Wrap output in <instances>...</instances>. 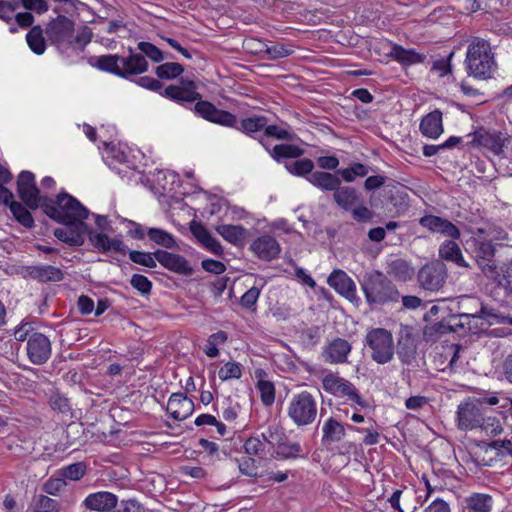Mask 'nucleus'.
Masks as SVG:
<instances>
[{
    "label": "nucleus",
    "instance_id": "9b49d317",
    "mask_svg": "<svg viewBox=\"0 0 512 512\" xmlns=\"http://www.w3.org/2000/svg\"><path fill=\"white\" fill-rule=\"evenodd\" d=\"M486 411L476 398H468L457 408V427L462 431L473 430L484 423Z\"/></svg>",
    "mask_w": 512,
    "mask_h": 512
},
{
    "label": "nucleus",
    "instance_id": "2f4dec72",
    "mask_svg": "<svg viewBox=\"0 0 512 512\" xmlns=\"http://www.w3.org/2000/svg\"><path fill=\"white\" fill-rule=\"evenodd\" d=\"M322 444L329 445L340 442L346 435L344 425L334 417L328 418L322 426Z\"/></svg>",
    "mask_w": 512,
    "mask_h": 512
},
{
    "label": "nucleus",
    "instance_id": "39448f33",
    "mask_svg": "<svg viewBox=\"0 0 512 512\" xmlns=\"http://www.w3.org/2000/svg\"><path fill=\"white\" fill-rule=\"evenodd\" d=\"M360 284L369 305L394 303L400 298L397 287L380 271L366 273Z\"/></svg>",
    "mask_w": 512,
    "mask_h": 512
},
{
    "label": "nucleus",
    "instance_id": "6e6d98bb",
    "mask_svg": "<svg viewBox=\"0 0 512 512\" xmlns=\"http://www.w3.org/2000/svg\"><path fill=\"white\" fill-rule=\"evenodd\" d=\"M244 450L249 455L264 456L267 452L266 444L260 439V437H249L244 442Z\"/></svg>",
    "mask_w": 512,
    "mask_h": 512
},
{
    "label": "nucleus",
    "instance_id": "412c9836",
    "mask_svg": "<svg viewBox=\"0 0 512 512\" xmlns=\"http://www.w3.org/2000/svg\"><path fill=\"white\" fill-rule=\"evenodd\" d=\"M67 228H57L54 230V236L70 245L81 246L85 241V234L88 232V226L84 221L74 222V224H64Z\"/></svg>",
    "mask_w": 512,
    "mask_h": 512
},
{
    "label": "nucleus",
    "instance_id": "603ef678",
    "mask_svg": "<svg viewBox=\"0 0 512 512\" xmlns=\"http://www.w3.org/2000/svg\"><path fill=\"white\" fill-rule=\"evenodd\" d=\"M468 506L475 512H488L492 507V498L487 494L475 493L469 497Z\"/></svg>",
    "mask_w": 512,
    "mask_h": 512
},
{
    "label": "nucleus",
    "instance_id": "dca6fc26",
    "mask_svg": "<svg viewBox=\"0 0 512 512\" xmlns=\"http://www.w3.org/2000/svg\"><path fill=\"white\" fill-rule=\"evenodd\" d=\"M465 300L473 302L479 306V309H476L473 313L475 314L477 323H479V321L483 324L484 322L486 323L485 329L495 324L512 326V317L509 315H505L499 312L496 308L479 302L476 298L466 297Z\"/></svg>",
    "mask_w": 512,
    "mask_h": 512
},
{
    "label": "nucleus",
    "instance_id": "423d86ee",
    "mask_svg": "<svg viewBox=\"0 0 512 512\" xmlns=\"http://www.w3.org/2000/svg\"><path fill=\"white\" fill-rule=\"evenodd\" d=\"M365 345L371 350V359L377 364H387L394 358L395 347L393 336L385 328H372L364 339Z\"/></svg>",
    "mask_w": 512,
    "mask_h": 512
},
{
    "label": "nucleus",
    "instance_id": "6ab92c4d",
    "mask_svg": "<svg viewBox=\"0 0 512 512\" xmlns=\"http://www.w3.org/2000/svg\"><path fill=\"white\" fill-rule=\"evenodd\" d=\"M351 350L352 345L347 340L337 337L324 347L322 358L326 363L343 364L347 362Z\"/></svg>",
    "mask_w": 512,
    "mask_h": 512
},
{
    "label": "nucleus",
    "instance_id": "4d7b16f0",
    "mask_svg": "<svg viewBox=\"0 0 512 512\" xmlns=\"http://www.w3.org/2000/svg\"><path fill=\"white\" fill-rule=\"evenodd\" d=\"M257 388L260 392L261 401L265 406H271L275 400V387L270 381L259 380Z\"/></svg>",
    "mask_w": 512,
    "mask_h": 512
},
{
    "label": "nucleus",
    "instance_id": "a878e982",
    "mask_svg": "<svg viewBox=\"0 0 512 512\" xmlns=\"http://www.w3.org/2000/svg\"><path fill=\"white\" fill-rule=\"evenodd\" d=\"M86 234H88L89 241L93 247L101 253L114 251L125 254L127 252V247L118 238H110L105 233H96L89 229Z\"/></svg>",
    "mask_w": 512,
    "mask_h": 512
},
{
    "label": "nucleus",
    "instance_id": "79ce46f5",
    "mask_svg": "<svg viewBox=\"0 0 512 512\" xmlns=\"http://www.w3.org/2000/svg\"><path fill=\"white\" fill-rule=\"evenodd\" d=\"M265 444L268 451L275 449L279 441L286 440V435L277 425H270L266 431L261 433L260 438Z\"/></svg>",
    "mask_w": 512,
    "mask_h": 512
},
{
    "label": "nucleus",
    "instance_id": "ea45409f",
    "mask_svg": "<svg viewBox=\"0 0 512 512\" xmlns=\"http://www.w3.org/2000/svg\"><path fill=\"white\" fill-rule=\"evenodd\" d=\"M388 274L394 278L406 281L413 275V268L403 259H396L389 264Z\"/></svg>",
    "mask_w": 512,
    "mask_h": 512
},
{
    "label": "nucleus",
    "instance_id": "7ed1b4c3",
    "mask_svg": "<svg viewBox=\"0 0 512 512\" xmlns=\"http://www.w3.org/2000/svg\"><path fill=\"white\" fill-rule=\"evenodd\" d=\"M129 52L127 57L117 54L101 55L94 58L95 62L92 64L101 71L126 79L146 72L149 64L145 56L141 53H134L131 48H129Z\"/></svg>",
    "mask_w": 512,
    "mask_h": 512
},
{
    "label": "nucleus",
    "instance_id": "393cba45",
    "mask_svg": "<svg viewBox=\"0 0 512 512\" xmlns=\"http://www.w3.org/2000/svg\"><path fill=\"white\" fill-rule=\"evenodd\" d=\"M25 277L41 283L60 282L64 279V272L52 265H32L24 268Z\"/></svg>",
    "mask_w": 512,
    "mask_h": 512
},
{
    "label": "nucleus",
    "instance_id": "3c124183",
    "mask_svg": "<svg viewBox=\"0 0 512 512\" xmlns=\"http://www.w3.org/2000/svg\"><path fill=\"white\" fill-rule=\"evenodd\" d=\"M149 239L165 248H173L176 243L173 236L165 230L159 228H150L147 231Z\"/></svg>",
    "mask_w": 512,
    "mask_h": 512
},
{
    "label": "nucleus",
    "instance_id": "864d4df0",
    "mask_svg": "<svg viewBox=\"0 0 512 512\" xmlns=\"http://www.w3.org/2000/svg\"><path fill=\"white\" fill-rule=\"evenodd\" d=\"M49 405L54 411L61 414H68L71 411L69 399L58 391L51 393L49 397Z\"/></svg>",
    "mask_w": 512,
    "mask_h": 512
},
{
    "label": "nucleus",
    "instance_id": "c756f323",
    "mask_svg": "<svg viewBox=\"0 0 512 512\" xmlns=\"http://www.w3.org/2000/svg\"><path fill=\"white\" fill-rule=\"evenodd\" d=\"M421 133L428 138H437L443 133L442 112L438 109L428 113L420 123Z\"/></svg>",
    "mask_w": 512,
    "mask_h": 512
},
{
    "label": "nucleus",
    "instance_id": "f3484780",
    "mask_svg": "<svg viewBox=\"0 0 512 512\" xmlns=\"http://www.w3.org/2000/svg\"><path fill=\"white\" fill-rule=\"evenodd\" d=\"M510 142V137L506 133L498 131L480 130L474 133L472 144L485 147L494 154L499 155L503 152V148Z\"/></svg>",
    "mask_w": 512,
    "mask_h": 512
},
{
    "label": "nucleus",
    "instance_id": "aec40b11",
    "mask_svg": "<svg viewBox=\"0 0 512 512\" xmlns=\"http://www.w3.org/2000/svg\"><path fill=\"white\" fill-rule=\"evenodd\" d=\"M154 257L162 266L174 273L184 276H191L193 274V268L189 262L179 254L159 249L154 252Z\"/></svg>",
    "mask_w": 512,
    "mask_h": 512
},
{
    "label": "nucleus",
    "instance_id": "e2e57ef3",
    "mask_svg": "<svg viewBox=\"0 0 512 512\" xmlns=\"http://www.w3.org/2000/svg\"><path fill=\"white\" fill-rule=\"evenodd\" d=\"M130 285L143 295L149 294L152 289V282L141 274H134L130 279Z\"/></svg>",
    "mask_w": 512,
    "mask_h": 512
},
{
    "label": "nucleus",
    "instance_id": "4c0bfd02",
    "mask_svg": "<svg viewBox=\"0 0 512 512\" xmlns=\"http://www.w3.org/2000/svg\"><path fill=\"white\" fill-rule=\"evenodd\" d=\"M302 450L303 449L300 443H291L287 439L279 441L275 448L277 456L281 459H294L297 457H303Z\"/></svg>",
    "mask_w": 512,
    "mask_h": 512
},
{
    "label": "nucleus",
    "instance_id": "c85d7f7f",
    "mask_svg": "<svg viewBox=\"0 0 512 512\" xmlns=\"http://www.w3.org/2000/svg\"><path fill=\"white\" fill-rule=\"evenodd\" d=\"M456 239L445 240L439 246V257L442 260L453 262L459 267L469 268L470 265L465 261L460 246L455 242Z\"/></svg>",
    "mask_w": 512,
    "mask_h": 512
},
{
    "label": "nucleus",
    "instance_id": "f8f14e48",
    "mask_svg": "<svg viewBox=\"0 0 512 512\" xmlns=\"http://www.w3.org/2000/svg\"><path fill=\"white\" fill-rule=\"evenodd\" d=\"M45 33L50 42L58 48L63 45L73 46L75 24L68 17L59 15L47 24Z\"/></svg>",
    "mask_w": 512,
    "mask_h": 512
},
{
    "label": "nucleus",
    "instance_id": "cd10ccee",
    "mask_svg": "<svg viewBox=\"0 0 512 512\" xmlns=\"http://www.w3.org/2000/svg\"><path fill=\"white\" fill-rule=\"evenodd\" d=\"M333 200L338 207L345 211L352 210V208L360 203L361 195L351 186H342L341 184L333 193Z\"/></svg>",
    "mask_w": 512,
    "mask_h": 512
},
{
    "label": "nucleus",
    "instance_id": "c03bdc74",
    "mask_svg": "<svg viewBox=\"0 0 512 512\" xmlns=\"http://www.w3.org/2000/svg\"><path fill=\"white\" fill-rule=\"evenodd\" d=\"M264 135L277 140L292 141L294 139V132L287 123L282 125H268L264 130Z\"/></svg>",
    "mask_w": 512,
    "mask_h": 512
},
{
    "label": "nucleus",
    "instance_id": "f03ea898",
    "mask_svg": "<svg viewBox=\"0 0 512 512\" xmlns=\"http://www.w3.org/2000/svg\"><path fill=\"white\" fill-rule=\"evenodd\" d=\"M42 210L49 218L61 224H74L89 216V210L66 192L59 193L55 200L45 196Z\"/></svg>",
    "mask_w": 512,
    "mask_h": 512
},
{
    "label": "nucleus",
    "instance_id": "37998d69",
    "mask_svg": "<svg viewBox=\"0 0 512 512\" xmlns=\"http://www.w3.org/2000/svg\"><path fill=\"white\" fill-rule=\"evenodd\" d=\"M184 72V67L176 62H166L160 64L155 69V74L159 79L172 80Z\"/></svg>",
    "mask_w": 512,
    "mask_h": 512
},
{
    "label": "nucleus",
    "instance_id": "49530a36",
    "mask_svg": "<svg viewBox=\"0 0 512 512\" xmlns=\"http://www.w3.org/2000/svg\"><path fill=\"white\" fill-rule=\"evenodd\" d=\"M391 54L397 61L406 65L419 63L424 60V55L419 54L413 50L404 49L403 47L398 45H395L392 48Z\"/></svg>",
    "mask_w": 512,
    "mask_h": 512
},
{
    "label": "nucleus",
    "instance_id": "c9c22d12",
    "mask_svg": "<svg viewBox=\"0 0 512 512\" xmlns=\"http://www.w3.org/2000/svg\"><path fill=\"white\" fill-rule=\"evenodd\" d=\"M267 123L268 119L265 116H252L242 119L240 126H237L236 123L234 127L243 133L252 136L256 132L265 130Z\"/></svg>",
    "mask_w": 512,
    "mask_h": 512
},
{
    "label": "nucleus",
    "instance_id": "680f3d73",
    "mask_svg": "<svg viewBox=\"0 0 512 512\" xmlns=\"http://www.w3.org/2000/svg\"><path fill=\"white\" fill-rule=\"evenodd\" d=\"M66 486L62 476L49 478L42 486V490L49 495H57Z\"/></svg>",
    "mask_w": 512,
    "mask_h": 512
},
{
    "label": "nucleus",
    "instance_id": "ddd939ff",
    "mask_svg": "<svg viewBox=\"0 0 512 512\" xmlns=\"http://www.w3.org/2000/svg\"><path fill=\"white\" fill-rule=\"evenodd\" d=\"M17 192L20 199L30 209L41 208L44 203V197L40 196V190L36 186L35 176L30 171H22L17 179Z\"/></svg>",
    "mask_w": 512,
    "mask_h": 512
},
{
    "label": "nucleus",
    "instance_id": "09e8293b",
    "mask_svg": "<svg viewBox=\"0 0 512 512\" xmlns=\"http://www.w3.org/2000/svg\"><path fill=\"white\" fill-rule=\"evenodd\" d=\"M86 468L84 462H76L59 469L58 475L62 476L64 480L78 481L85 475Z\"/></svg>",
    "mask_w": 512,
    "mask_h": 512
},
{
    "label": "nucleus",
    "instance_id": "e433bc0d",
    "mask_svg": "<svg viewBox=\"0 0 512 512\" xmlns=\"http://www.w3.org/2000/svg\"><path fill=\"white\" fill-rule=\"evenodd\" d=\"M303 154L304 150L294 144H278L270 152L271 157L277 162H282L283 159L298 158Z\"/></svg>",
    "mask_w": 512,
    "mask_h": 512
},
{
    "label": "nucleus",
    "instance_id": "774afa93",
    "mask_svg": "<svg viewBox=\"0 0 512 512\" xmlns=\"http://www.w3.org/2000/svg\"><path fill=\"white\" fill-rule=\"evenodd\" d=\"M116 512H146L145 508L135 499L122 500Z\"/></svg>",
    "mask_w": 512,
    "mask_h": 512
},
{
    "label": "nucleus",
    "instance_id": "4be33fe9",
    "mask_svg": "<svg viewBox=\"0 0 512 512\" xmlns=\"http://www.w3.org/2000/svg\"><path fill=\"white\" fill-rule=\"evenodd\" d=\"M250 250L261 260L271 261L276 259L281 251L277 240L271 235L265 234L256 238L250 245Z\"/></svg>",
    "mask_w": 512,
    "mask_h": 512
},
{
    "label": "nucleus",
    "instance_id": "72a5a7b5",
    "mask_svg": "<svg viewBox=\"0 0 512 512\" xmlns=\"http://www.w3.org/2000/svg\"><path fill=\"white\" fill-rule=\"evenodd\" d=\"M219 233L226 241L234 245H240L246 238L247 230L240 225H218L216 227Z\"/></svg>",
    "mask_w": 512,
    "mask_h": 512
},
{
    "label": "nucleus",
    "instance_id": "a19ab883",
    "mask_svg": "<svg viewBox=\"0 0 512 512\" xmlns=\"http://www.w3.org/2000/svg\"><path fill=\"white\" fill-rule=\"evenodd\" d=\"M370 170L371 168L369 166L355 162L345 169L338 170L337 174H339L345 182L351 183L357 177L367 176Z\"/></svg>",
    "mask_w": 512,
    "mask_h": 512
},
{
    "label": "nucleus",
    "instance_id": "de8ad7c7",
    "mask_svg": "<svg viewBox=\"0 0 512 512\" xmlns=\"http://www.w3.org/2000/svg\"><path fill=\"white\" fill-rule=\"evenodd\" d=\"M451 333L450 324H448V317L442 320L427 325L423 329V335L426 340H435L439 336Z\"/></svg>",
    "mask_w": 512,
    "mask_h": 512
},
{
    "label": "nucleus",
    "instance_id": "6e6552de",
    "mask_svg": "<svg viewBox=\"0 0 512 512\" xmlns=\"http://www.w3.org/2000/svg\"><path fill=\"white\" fill-rule=\"evenodd\" d=\"M288 416L297 426L312 424L317 417V402L314 396L307 391L294 395L288 407Z\"/></svg>",
    "mask_w": 512,
    "mask_h": 512
},
{
    "label": "nucleus",
    "instance_id": "bf43d9fd",
    "mask_svg": "<svg viewBox=\"0 0 512 512\" xmlns=\"http://www.w3.org/2000/svg\"><path fill=\"white\" fill-rule=\"evenodd\" d=\"M218 375L223 381L239 379L242 376V365L238 362H227L220 368Z\"/></svg>",
    "mask_w": 512,
    "mask_h": 512
},
{
    "label": "nucleus",
    "instance_id": "bb28decb",
    "mask_svg": "<svg viewBox=\"0 0 512 512\" xmlns=\"http://www.w3.org/2000/svg\"><path fill=\"white\" fill-rule=\"evenodd\" d=\"M118 498L108 491H99L89 494L83 501V505L92 511L109 512L117 506Z\"/></svg>",
    "mask_w": 512,
    "mask_h": 512
},
{
    "label": "nucleus",
    "instance_id": "58836bf2",
    "mask_svg": "<svg viewBox=\"0 0 512 512\" xmlns=\"http://www.w3.org/2000/svg\"><path fill=\"white\" fill-rule=\"evenodd\" d=\"M34 512H60V503L46 495H35L32 501Z\"/></svg>",
    "mask_w": 512,
    "mask_h": 512
},
{
    "label": "nucleus",
    "instance_id": "a18cd8bd",
    "mask_svg": "<svg viewBox=\"0 0 512 512\" xmlns=\"http://www.w3.org/2000/svg\"><path fill=\"white\" fill-rule=\"evenodd\" d=\"M285 168L296 176H310L313 173L314 163L311 159L304 158L285 163Z\"/></svg>",
    "mask_w": 512,
    "mask_h": 512
},
{
    "label": "nucleus",
    "instance_id": "13d9d810",
    "mask_svg": "<svg viewBox=\"0 0 512 512\" xmlns=\"http://www.w3.org/2000/svg\"><path fill=\"white\" fill-rule=\"evenodd\" d=\"M129 258L133 263L148 267V268H155L157 266L156 264V258L154 257V252H142V251H135L132 250L129 252Z\"/></svg>",
    "mask_w": 512,
    "mask_h": 512
},
{
    "label": "nucleus",
    "instance_id": "0e129e2a",
    "mask_svg": "<svg viewBox=\"0 0 512 512\" xmlns=\"http://www.w3.org/2000/svg\"><path fill=\"white\" fill-rule=\"evenodd\" d=\"M92 30L88 26H82L76 35L73 34V46L77 45L80 50H84L85 46L92 39Z\"/></svg>",
    "mask_w": 512,
    "mask_h": 512
},
{
    "label": "nucleus",
    "instance_id": "338daca9",
    "mask_svg": "<svg viewBox=\"0 0 512 512\" xmlns=\"http://www.w3.org/2000/svg\"><path fill=\"white\" fill-rule=\"evenodd\" d=\"M454 55V52H450V54L446 58H441L434 61L431 70L439 72L441 77L445 76L448 73H451V59Z\"/></svg>",
    "mask_w": 512,
    "mask_h": 512
},
{
    "label": "nucleus",
    "instance_id": "f257e3e1",
    "mask_svg": "<svg viewBox=\"0 0 512 512\" xmlns=\"http://www.w3.org/2000/svg\"><path fill=\"white\" fill-rule=\"evenodd\" d=\"M162 95L180 104L197 101L194 105L195 113L209 122L226 127H233L236 124L234 114L218 109L209 101L201 100V95L191 88L184 89L181 86L170 85L164 89Z\"/></svg>",
    "mask_w": 512,
    "mask_h": 512
},
{
    "label": "nucleus",
    "instance_id": "7c9ffc66",
    "mask_svg": "<svg viewBox=\"0 0 512 512\" xmlns=\"http://www.w3.org/2000/svg\"><path fill=\"white\" fill-rule=\"evenodd\" d=\"M339 174H332L325 171H315L307 177L309 183L322 191L333 192L341 184Z\"/></svg>",
    "mask_w": 512,
    "mask_h": 512
},
{
    "label": "nucleus",
    "instance_id": "9d476101",
    "mask_svg": "<svg viewBox=\"0 0 512 512\" xmlns=\"http://www.w3.org/2000/svg\"><path fill=\"white\" fill-rule=\"evenodd\" d=\"M448 277L447 267L441 260L426 263L417 274L419 286L430 292L441 290Z\"/></svg>",
    "mask_w": 512,
    "mask_h": 512
},
{
    "label": "nucleus",
    "instance_id": "69168bd1",
    "mask_svg": "<svg viewBox=\"0 0 512 512\" xmlns=\"http://www.w3.org/2000/svg\"><path fill=\"white\" fill-rule=\"evenodd\" d=\"M349 211L351 212L353 219L357 222H370L373 218V212L366 206L362 205L361 202Z\"/></svg>",
    "mask_w": 512,
    "mask_h": 512
},
{
    "label": "nucleus",
    "instance_id": "1a4fd4ad",
    "mask_svg": "<svg viewBox=\"0 0 512 512\" xmlns=\"http://www.w3.org/2000/svg\"><path fill=\"white\" fill-rule=\"evenodd\" d=\"M471 254L483 275L488 279H498L499 267L495 261V246L489 240L473 239Z\"/></svg>",
    "mask_w": 512,
    "mask_h": 512
},
{
    "label": "nucleus",
    "instance_id": "b1692460",
    "mask_svg": "<svg viewBox=\"0 0 512 512\" xmlns=\"http://www.w3.org/2000/svg\"><path fill=\"white\" fill-rule=\"evenodd\" d=\"M167 412L177 420H185L194 411V403L183 393H173L168 400Z\"/></svg>",
    "mask_w": 512,
    "mask_h": 512
},
{
    "label": "nucleus",
    "instance_id": "5701e85b",
    "mask_svg": "<svg viewBox=\"0 0 512 512\" xmlns=\"http://www.w3.org/2000/svg\"><path fill=\"white\" fill-rule=\"evenodd\" d=\"M330 287L344 296L350 302L356 301V285L354 281L342 270H334L327 280Z\"/></svg>",
    "mask_w": 512,
    "mask_h": 512
},
{
    "label": "nucleus",
    "instance_id": "5fc2aeb1",
    "mask_svg": "<svg viewBox=\"0 0 512 512\" xmlns=\"http://www.w3.org/2000/svg\"><path fill=\"white\" fill-rule=\"evenodd\" d=\"M137 48L141 51V54L147 56L153 62L160 63L166 58L165 54L157 46L150 42H139Z\"/></svg>",
    "mask_w": 512,
    "mask_h": 512
},
{
    "label": "nucleus",
    "instance_id": "8fccbe9b",
    "mask_svg": "<svg viewBox=\"0 0 512 512\" xmlns=\"http://www.w3.org/2000/svg\"><path fill=\"white\" fill-rule=\"evenodd\" d=\"M10 211L15 219L26 228L34 226V219L31 213L20 202H11Z\"/></svg>",
    "mask_w": 512,
    "mask_h": 512
},
{
    "label": "nucleus",
    "instance_id": "a211bd4d",
    "mask_svg": "<svg viewBox=\"0 0 512 512\" xmlns=\"http://www.w3.org/2000/svg\"><path fill=\"white\" fill-rule=\"evenodd\" d=\"M448 324H450L451 332L460 335H466L468 333L478 334L485 330L483 323H477L473 312L451 314L448 316Z\"/></svg>",
    "mask_w": 512,
    "mask_h": 512
},
{
    "label": "nucleus",
    "instance_id": "473e14b6",
    "mask_svg": "<svg viewBox=\"0 0 512 512\" xmlns=\"http://www.w3.org/2000/svg\"><path fill=\"white\" fill-rule=\"evenodd\" d=\"M396 353L400 361L405 365H410L415 361L417 348L410 335L400 337L397 343Z\"/></svg>",
    "mask_w": 512,
    "mask_h": 512
},
{
    "label": "nucleus",
    "instance_id": "0eeeda50",
    "mask_svg": "<svg viewBox=\"0 0 512 512\" xmlns=\"http://www.w3.org/2000/svg\"><path fill=\"white\" fill-rule=\"evenodd\" d=\"M323 389L335 396L346 398L361 408H367L368 402L360 395L358 389L349 380L339 376L338 373H328L322 379Z\"/></svg>",
    "mask_w": 512,
    "mask_h": 512
},
{
    "label": "nucleus",
    "instance_id": "052dcab7",
    "mask_svg": "<svg viewBox=\"0 0 512 512\" xmlns=\"http://www.w3.org/2000/svg\"><path fill=\"white\" fill-rule=\"evenodd\" d=\"M293 53V49L290 46L277 43L272 46L266 44L265 54L267 59L276 60L284 57H288Z\"/></svg>",
    "mask_w": 512,
    "mask_h": 512
},
{
    "label": "nucleus",
    "instance_id": "4468645a",
    "mask_svg": "<svg viewBox=\"0 0 512 512\" xmlns=\"http://www.w3.org/2000/svg\"><path fill=\"white\" fill-rule=\"evenodd\" d=\"M26 352L28 359L32 364L43 365L51 357V341L46 335L40 332H33L28 337L26 344Z\"/></svg>",
    "mask_w": 512,
    "mask_h": 512
},
{
    "label": "nucleus",
    "instance_id": "2eb2a0df",
    "mask_svg": "<svg viewBox=\"0 0 512 512\" xmlns=\"http://www.w3.org/2000/svg\"><path fill=\"white\" fill-rule=\"evenodd\" d=\"M419 225L431 233H437L451 239H459L461 232L450 220L436 216L424 215L419 219Z\"/></svg>",
    "mask_w": 512,
    "mask_h": 512
},
{
    "label": "nucleus",
    "instance_id": "f704fd0d",
    "mask_svg": "<svg viewBox=\"0 0 512 512\" xmlns=\"http://www.w3.org/2000/svg\"><path fill=\"white\" fill-rule=\"evenodd\" d=\"M29 48L37 55H42L46 50V41L43 29L40 25L32 26L26 35Z\"/></svg>",
    "mask_w": 512,
    "mask_h": 512
},
{
    "label": "nucleus",
    "instance_id": "20e7f679",
    "mask_svg": "<svg viewBox=\"0 0 512 512\" xmlns=\"http://www.w3.org/2000/svg\"><path fill=\"white\" fill-rule=\"evenodd\" d=\"M465 64L469 76L478 79L491 78L497 64L489 42L475 37L468 45Z\"/></svg>",
    "mask_w": 512,
    "mask_h": 512
}]
</instances>
